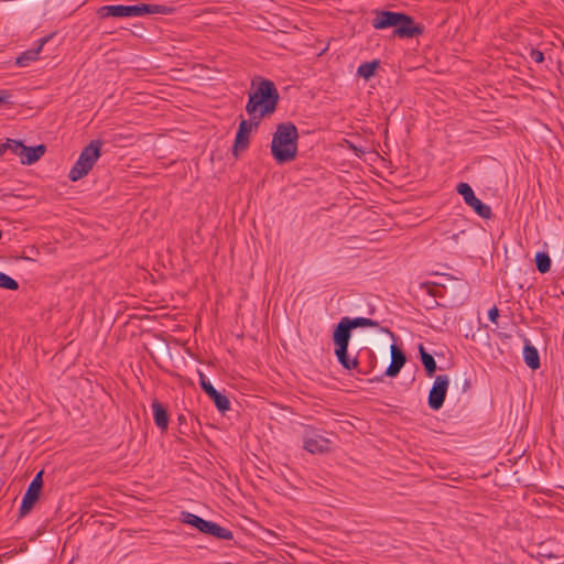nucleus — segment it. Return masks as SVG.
<instances>
[{"mask_svg": "<svg viewBox=\"0 0 564 564\" xmlns=\"http://www.w3.org/2000/svg\"><path fill=\"white\" fill-rule=\"evenodd\" d=\"M378 322L367 317H343L337 324L333 339L335 344V355L339 364L348 370L355 369L358 366L356 357L348 356V345L351 337V330L357 327H376Z\"/></svg>", "mask_w": 564, "mask_h": 564, "instance_id": "obj_1", "label": "nucleus"}, {"mask_svg": "<svg viewBox=\"0 0 564 564\" xmlns=\"http://www.w3.org/2000/svg\"><path fill=\"white\" fill-rule=\"evenodd\" d=\"M252 91L249 93V99L246 105V111L250 119L261 121V119L275 111L279 93L272 80L260 79L256 86L252 82Z\"/></svg>", "mask_w": 564, "mask_h": 564, "instance_id": "obj_2", "label": "nucleus"}, {"mask_svg": "<svg viewBox=\"0 0 564 564\" xmlns=\"http://www.w3.org/2000/svg\"><path fill=\"white\" fill-rule=\"evenodd\" d=\"M299 131L294 123L284 122L276 126L271 141V153L276 163L284 164L297 155Z\"/></svg>", "mask_w": 564, "mask_h": 564, "instance_id": "obj_3", "label": "nucleus"}, {"mask_svg": "<svg viewBox=\"0 0 564 564\" xmlns=\"http://www.w3.org/2000/svg\"><path fill=\"white\" fill-rule=\"evenodd\" d=\"M102 142L93 140L79 154L75 165L70 169L68 177L76 182L89 173L101 154Z\"/></svg>", "mask_w": 564, "mask_h": 564, "instance_id": "obj_4", "label": "nucleus"}, {"mask_svg": "<svg viewBox=\"0 0 564 564\" xmlns=\"http://www.w3.org/2000/svg\"><path fill=\"white\" fill-rule=\"evenodd\" d=\"M456 191L459 195L463 196L466 205L471 207L477 215L480 217L488 219L491 217V208L484 204L479 198L476 197L474 189L467 183H459L456 187Z\"/></svg>", "mask_w": 564, "mask_h": 564, "instance_id": "obj_5", "label": "nucleus"}, {"mask_svg": "<svg viewBox=\"0 0 564 564\" xmlns=\"http://www.w3.org/2000/svg\"><path fill=\"white\" fill-rule=\"evenodd\" d=\"M42 476L43 470L39 471L29 485L19 510L20 517L28 514L33 508L34 503L39 500L41 489L43 487Z\"/></svg>", "mask_w": 564, "mask_h": 564, "instance_id": "obj_6", "label": "nucleus"}, {"mask_svg": "<svg viewBox=\"0 0 564 564\" xmlns=\"http://www.w3.org/2000/svg\"><path fill=\"white\" fill-rule=\"evenodd\" d=\"M259 121L249 119H241L236 134L232 154L237 158L240 152H243L249 147V135L253 129H257Z\"/></svg>", "mask_w": 564, "mask_h": 564, "instance_id": "obj_7", "label": "nucleus"}, {"mask_svg": "<svg viewBox=\"0 0 564 564\" xmlns=\"http://www.w3.org/2000/svg\"><path fill=\"white\" fill-rule=\"evenodd\" d=\"M449 380L445 375L436 376L433 387L429 393V406L433 410H438L443 406L446 392L448 389Z\"/></svg>", "mask_w": 564, "mask_h": 564, "instance_id": "obj_8", "label": "nucleus"}, {"mask_svg": "<svg viewBox=\"0 0 564 564\" xmlns=\"http://www.w3.org/2000/svg\"><path fill=\"white\" fill-rule=\"evenodd\" d=\"M199 379H200L199 381H200V387H202L203 391L214 401L218 411L221 413H225L226 411H228L230 409V402H229L228 398L225 394L218 392L213 387V384L205 379V376L203 372H199Z\"/></svg>", "mask_w": 564, "mask_h": 564, "instance_id": "obj_9", "label": "nucleus"}, {"mask_svg": "<svg viewBox=\"0 0 564 564\" xmlns=\"http://www.w3.org/2000/svg\"><path fill=\"white\" fill-rule=\"evenodd\" d=\"M404 13L392 11H378L372 20V26L376 30H383L391 26L397 28L399 22L404 21Z\"/></svg>", "mask_w": 564, "mask_h": 564, "instance_id": "obj_10", "label": "nucleus"}, {"mask_svg": "<svg viewBox=\"0 0 564 564\" xmlns=\"http://www.w3.org/2000/svg\"><path fill=\"white\" fill-rule=\"evenodd\" d=\"M170 12V9L162 4H147V3H140V4H133V6H126V13L127 18L132 17H141L144 14H166Z\"/></svg>", "mask_w": 564, "mask_h": 564, "instance_id": "obj_11", "label": "nucleus"}, {"mask_svg": "<svg viewBox=\"0 0 564 564\" xmlns=\"http://www.w3.org/2000/svg\"><path fill=\"white\" fill-rule=\"evenodd\" d=\"M405 20L399 22L397 28L393 31V34L398 37H414L422 33V29L414 24V20L412 17L404 13Z\"/></svg>", "mask_w": 564, "mask_h": 564, "instance_id": "obj_12", "label": "nucleus"}, {"mask_svg": "<svg viewBox=\"0 0 564 564\" xmlns=\"http://www.w3.org/2000/svg\"><path fill=\"white\" fill-rule=\"evenodd\" d=\"M330 442L319 434H313L304 441V448L312 454H322L329 451Z\"/></svg>", "mask_w": 564, "mask_h": 564, "instance_id": "obj_13", "label": "nucleus"}, {"mask_svg": "<svg viewBox=\"0 0 564 564\" xmlns=\"http://www.w3.org/2000/svg\"><path fill=\"white\" fill-rule=\"evenodd\" d=\"M46 147L44 144H39L36 147H26L22 148V153L20 155L21 163L31 165L39 161L45 153Z\"/></svg>", "mask_w": 564, "mask_h": 564, "instance_id": "obj_14", "label": "nucleus"}, {"mask_svg": "<svg viewBox=\"0 0 564 564\" xmlns=\"http://www.w3.org/2000/svg\"><path fill=\"white\" fill-rule=\"evenodd\" d=\"M47 42V37H43L39 41V45L35 48L28 50L23 53H21L17 59L15 64L19 67H26L30 65V63L36 61L39 58V55L44 46V44Z\"/></svg>", "mask_w": 564, "mask_h": 564, "instance_id": "obj_15", "label": "nucleus"}, {"mask_svg": "<svg viewBox=\"0 0 564 564\" xmlns=\"http://www.w3.org/2000/svg\"><path fill=\"white\" fill-rule=\"evenodd\" d=\"M151 406L153 410L155 425L162 431H165L169 425V413L166 408L159 400H154Z\"/></svg>", "mask_w": 564, "mask_h": 564, "instance_id": "obj_16", "label": "nucleus"}, {"mask_svg": "<svg viewBox=\"0 0 564 564\" xmlns=\"http://www.w3.org/2000/svg\"><path fill=\"white\" fill-rule=\"evenodd\" d=\"M97 15L100 19L107 18H127L126 6L123 4H109L102 6L97 10Z\"/></svg>", "mask_w": 564, "mask_h": 564, "instance_id": "obj_17", "label": "nucleus"}, {"mask_svg": "<svg viewBox=\"0 0 564 564\" xmlns=\"http://www.w3.org/2000/svg\"><path fill=\"white\" fill-rule=\"evenodd\" d=\"M523 358L528 367L532 370L540 368V357L538 349L531 344H527L523 348Z\"/></svg>", "mask_w": 564, "mask_h": 564, "instance_id": "obj_18", "label": "nucleus"}, {"mask_svg": "<svg viewBox=\"0 0 564 564\" xmlns=\"http://www.w3.org/2000/svg\"><path fill=\"white\" fill-rule=\"evenodd\" d=\"M181 520L182 522L196 528L199 532H204L209 523V521L204 520L203 518L186 511H183L181 513Z\"/></svg>", "mask_w": 564, "mask_h": 564, "instance_id": "obj_19", "label": "nucleus"}, {"mask_svg": "<svg viewBox=\"0 0 564 564\" xmlns=\"http://www.w3.org/2000/svg\"><path fill=\"white\" fill-rule=\"evenodd\" d=\"M203 533H206V534H209L215 538L223 539V540H231L234 536L232 532L230 530L223 528L212 521H209L207 528L205 529V531Z\"/></svg>", "mask_w": 564, "mask_h": 564, "instance_id": "obj_20", "label": "nucleus"}, {"mask_svg": "<svg viewBox=\"0 0 564 564\" xmlns=\"http://www.w3.org/2000/svg\"><path fill=\"white\" fill-rule=\"evenodd\" d=\"M419 351L421 356V361L424 366V369L426 371V375L429 377H432L434 372L436 371V362L431 354H429L423 345L419 346Z\"/></svg>", "mask_w": 564, "mask_h": 564, "instance_id": "obj_21", "label": "nucleus"}, {"mask_svg": "<svg viewBox=\"0 0 564 564\" xmlns=\"http://www.w3.org/2000/svg\"><path fill=\"white\" fill-rule=\"evenodd\" d=\"M378 66H379L378 61L362 63L358 67L357 74L365 79H369L370 77H372L375 75V72L378 68Z\"/></svg>", "mask_w": 564, "mask_h": 564, "instance_id": "obj_22", "label": "nucleus"}, {"mask_svg": "<svg viewBox=\"0 0 564 564\" xmlns=\"http://www.w3.org/2000/svg\"><path fill=\"white\" fill-rule=\"evenodd\" d=\"M535 264L536 269L541 273H546L550 271L551 268V259L547 253L545 252H538L535 256Z\"/></svg>", "mask_w": 564, "mask_h": 564, "instance_id": "obj_23", "label": "nucleus"}, {"mask_svg": "<svg viewBox=\"0 0 564 564\" xmlns=\"http://www.w3.org/2000/svg\"><path fill=\"white\" fill-rule=\"evenodd\" d=\"M0 288L15 291L19 288L18 282L8 274L0 272Z\"/></svg>", "mask_w": 564, "mask_h": 564, "instance_id": "obj_24", "label": "nucleus"}, {"mask_svg": "<svg viewBox=\"0 0 564 564\" xmlns=\"http://www.w3.org/2000/svg\"><path fill=\"white\" fill-rule=\"evenodd\" d=\"M391 361L397 362L401 367H403L406 361L405 355L397 345L391 346Z\"/></svg>", "mask_w": 564, "mask_h": 564, "instance_id": "obj_25", "label": "nucleus"}, {"mask_svg": "<svg viewBox=\"0 0 564 564\" xmlns=\"http://www.w3.org/2000/svg\"><path fill=\"white\" fill-rule=\"evenodd\" d=\"M6 145H7V150H11L14 154L17 155H21L22 153V148L24 147V144L21 142V141H17V140H8L6 142Z\"/></svg>", "mask_w": 564, "mask_h": 564, "instance_id": "obj_26", "label": "nucleus"}, {"mask_svg": "<svg viewBox=\"0 0 564 564\" xmlns=\"http://www.w3.org/2000/svg\"><path fill=\"white\" fill-rule=\"evenodd\" d=\"M401 368L402 367L399 366L397 362L391 361L389 367L386 370V376L391 377V378L395 377L400 372Z\"/></svg>", "mask_w": 564, "mask_h": 564, "instance_id": "obj_27", "label": "nucleus"}, {"mask_svg": "<svg viewBox=\"0 0 564 564\" xmlns=\"http://www.w3.org/2000/svg\"><path fill=\"white\" fill-rule=\"evenodd\" d=\"M530 57H531V59H533L538 64H540V63H542L544 61L543 52H541L540 50H536V48H532L530 51Z\"/></svg>", "mask_w": 564, "mask_h": 564, "instance_id": "obj_28", "label": "nucleus"}, {"mask_svg": "<svg viewBox=\"0 0 564 564\" xmlns=\"http://www.w3.org/2000/svg\"><path fill=\"white\" fill-rule=\"evenodd\" d=\"M488 317L492 323H495V324L497 323V319L499 317V311L496 306H494L492 308L489 310Z\"/></svg>", "mask_w": 564, "mask_h": 564, "instance_id": "obj_29", "label": "nucleus"}, {"mask_svg": "<svg viewBox=\"0 0 564 564\" xmlns=\"http://www.w3.org/2000/svg\"><path fill=\"white\" fill-rule=\"evenodd\" d=\"M10 94L7 90H0V104L8 102Z\"/></svg>", "mask_w": 564, "mask_h": 564, "instance_id": "obj_30", "label": "nucleus"}, {"mask_svg": "<svg viewBox=\"0 0 564 564\" xmlns=\"http://www.w3.org/2000/svg\"><path fill=\"white\" fill-rule=\"evenodd\" d=\"M7 151V145L6 143H1L0 144V156Z\"/></svg>", "mask_w": 564, "mask_h": 564, "instance_id": "obj_31", "label": "nucleus"}, {"mask_svg": "<svg viewBox=\"0 0 564 564\" xmlns=\"http://www.w3.org/2000/svg\"><path fill=\"white\" fill-rule=\"evenodd\" d=\"M452 239H453V240H455V241H457V239H458V234L453 235V236H452Z\"/></svg>", "mask_w": 564, "mask_h": 564, "instance_id": "obj_32", "label": "nucleus"}, {"mask_svg": "<svg viewBox=\"0 0 564 564\" xmlns=\"http://www.w3.org/2000/svg\"><path fill=\"white\" fill-rule=\"evenodd\" d=\"M2 237V231L0 230V238Z\"/></svg>", "mask_w": 564, "mask_h": 564, "instance_id": "obj_33", "label": "nucleus"}]
</instances>
